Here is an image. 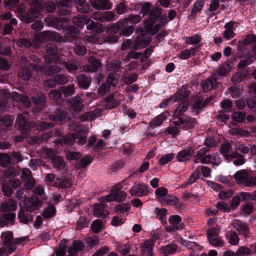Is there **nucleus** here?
<instances>
[{
	"instance_id": "obj_1",
	"label": "nucleus",
	"mask_w": 256,
	"mask_h": 256,
	"mask_svg": "<svg viewBox=\"0 0 256 256\" xmlns=\"http://www.w3.org/2000/svg\"><path fill=\"white\" fill-rule=\"evenodd\" d=\"M161 12V10L159 8H153L148 16V20L145 22L144 29L140 28L136 30L138 36L135 42L128 40L122 44V48L124 50L127 48L138 50L147 46L150 42V38L145 36L144 32L153 35L162 28V26L158 22Z\"/></svg>"
},
{
	"instance_id": "obj_2",
	"label": "nucleus",
	"mask_w": 256,
	"mask_h": 256,
	"mask_svg": "<svg viewBox=\"0 0 256 256\" xmlns=\"http://www.w3.org/2000/svg\"><path fill=\"white\" fill-rule=\"evenodd\" d=\"M35 196H32L26 204V209L30 212H33L40 208L47 199V196L44 190L40 186H36L34 189Z\"/></svg>"
},
{
	"instance_id": "obj_3",
	"label": "nucleus",
	"mask_w": 256,
	"mask_h": 256,
	"mask_svg": "<svg viewBox=\"0 0 256 256\" xmlns=\"http://www.w3.org/2000/svg\"><path fill=\"white\" fill-rule=\"evenodd\" d=\"M46 181L50 183V186L56 188H66L70 187L71 182L68 178L62 180L59 178H56L54 174H48L46 176Z\"/></svg>"
},
{
	"instance_id": "obj_4",
	"label": "nucleus",
	"mask_w": 256,
	"mask_h": 256,
	"mask_svg": "<svg viewBox=\"0 0 256 256\" xmlns=\"http://www.w3.org/2000/svg\"><path fill=\"white\" fill-rule=\"evenodd\" d=\"M220 230V226H216L210 229L207 232L208 239L209 243L214 246H222L224 245V241L218 236Z\"/></svg>"
},
{
	"instance_id": "obj_5",
	"label": "nucleus",
	"mask_w": 256,
	"mask_h": 256,
	"mask_svg": "<svg viewBox=\"0 0 256 256\" xmlns=\"http://www.w3.org/2000/svg\"><path fill=\"white\" fill-rule=\"evenodd\" d=\"M34 38L38 42H45L49 40L56 41L58 40L59 36L52 32L48 31L35 34Z\"/></svg>"
},
{
	"instance_id": "obj_6",
	"label": "nucleus",
	"mask_w": 256,
	"mask_h": 256,
	"mask_svg": "<svg viewBox=\"0 0 256 256\" xmlns=\"http://www.w3.org/2000/svg\"><path fill=\"white\" fill-rule=\"evenodd\" d=\"M148 186L143 184H134L130 190V193L132 196H146L149 192Z\"/></svg>"
},
{
	"instance_id": "obj_7",
	"label": "nucleus",
	"mask_w": 256,
	"mask_h": 256,
	"mask_svg": "<svg viewBox=\"0 0 256 256\" xmlns=\"http://www.w3.org/2000/svg\"><path fill=\"white\" fill-rule=\"evenodd\" d=\"M28 114L26 112L18 116L16 123L18 124L20 130L24 133H26L30 130V126L28 122Z\"/></svg>"
},
{
	"instance_id": "obj_8",
	"label": "nucleus",
	"mask_w": 256,
	"mask_h": 256,
	"mask_svg": "<svg viewBox=\"0 0 256 256\" xmlns=\"http://www.w3.org/2000/svg\"><path fill=\"white\" fill-rule=\"evenodd\" d=\"M189 94V92L188 90H180L176 92V94L171 97L170 98L160 103L159 106L161 108H165L168 102L173 100L174 102L178 100H183L186 98Z\"/></svg>"
},
{
	"instance_id": "obj_9",
	"label": "nucleus",
	"mask_w": 256,
	"mask_h": 256,
	"mask_svg": "<svg viewBox=\"0 0 256 256\" xmlns=\"http://www.w3.org/2000/svg\"><path fill=\"white\" fill-rule=\"evenodd\" d=\"M128 25V20H120L116 24H109L106 28L107 33L109 34L116 33L119 30H121Z\"/></svg>"
},
{
	"instance_id": "obj_10",
	"label": "nucleus",
	"mask_w": 256,
	"mask_h": 256,
	"mask_svg": "<svg viewBox=\"0 0 256 256\" xmlns=\"http://www.w3.org/2000/svg\"><path fill=\"white\" fill-rule=\"evenodd\" d=\"M24 206L25 210L22 209L21 207L20 208L18 218L20 222L28 224L32 222L33 217L32 215L28 213L30 212L26 210V205Z\"/></svg>"
},
{
	"instance_id": "obj_11",
	"label": "nucleus",
	"mask_w": 256,
	"mask_h": 256,
	"mask_svg": "<svg viewBox=\"0 0 256 256\" xmlns=\"http://www.w3.org/2000/svg\"><path fill=\"white\" fill-rule=\"evenodd\" d=\"M170 226L171 230H175L180 229H183L184 225L181 223L180 217L177 215L172 216L168 219Z\"/></svg>"
},
{
	"instance_id": "obj_12",
	"label": "nucleus",
	"mask_w": 256,
	"mask_h": 256,
	"mask_svg": "<svg viewBox=\"0 0 256 256\" xmlns=\"http://www.w3.org/2000/svg\"><path fill=\"white\" fill-rule=\"evenodd\" d=\"M220 152L223 156L226 158H236L238 156V152H233L232 146L228 143L224 144L222 145Z\"/></svg>"
},
{
	"instance_id": "obj_13",
	"label": "nucleus",
	"mask_w": 256,
	"mask_h": 256,
	"mask_svg": "<svg viewBox=\"0 0 256 256\" xmlns=\"http://www.w3.org/2000/svg\"><path fill=\"white\" fill-rule=\"evenodd\" d=\"M178 121L180 126H182L186 130L192 128L196 124L194 119L186 116L180 117V118L178 119Z\"/></svg>"
},
{
	"instance_id": "obj_14",
	"label": "nucleus",
	"mask_w": 256,
	"mask_h": 256,
	"mask_svg": "<svg viewBox=\"0 0 256 256\" xmlns=\"http://www.w3.org/2000/svg\"><path fill=\"white\" fill-rule=\"evenodd\" d=\"M17 202L14 200L9 199L2 202L0 204V210L2 212L9 211L14 212L17 209Z\"/></svg>"
},
{
	"instance_id": "obj_15",
	"label": "nucleus",
	"mask_w": 256,
	"mask_h": 256,
	"mask_svg": "<svg viewBox=\"0 0 256 256\" xmlns=\"http://www.w3.org/2000/svg\"><path fill=\"white\" fill-rule=\"evenodd\" d=\"M1 239L6 247L16 246L12 232H2L1 234Z\"/></svg>"
},
{
	"instance_id": "obj_16",
	"label": "nucleus",
	"mask_w": 256,
	"mask_h": 256,
	"mask_svg": "<svg viewBox=\"0 0 256 256\" xmlns=\"http://www.w3.org/2000/svg\"><path fill=\"white\" fill-rule=\"evenodd\" d=\"M100 204H94V214L96 217L105 218L109 216L108 211L104 210L105 207L104 204L100 202Z\"/></svg>"
},
{
	"instance_id": "obj_17",
	"label": "nucleus",
	"mask_w": 256,
	"mask_h": 256,
	"mask_svg": "<svg viewBox=\"0 0 256 256\" xmlns=\"http://www.w3.org/2000/svg\"><path fill=\"white\" fill-rule=\"evenodd\" d=\"M83 106L82 100L79 97H76V100L72 102L70 107V111L72 115H75L82 110Z\"/></svg>"
},
{
	"instance_id": "obj_18",
	"label": "nucleus",
	"mask_w": 256,
	"mask_h": 256,
	"mask_svg": "<svg viewBox=\"0 0 256 256\" xmlns=\"http://www.w3.org/2000/svg\"><path fill=\"white\" fill-rule=\"evenodd\" d=\"M248 172L245 170H240L236 172L234 175V180L238 184L243 186L246 182V178L248 176Z\"/></svg>"
},
{
	"instance_id": "obj_19",
	"label": "nucleus",
	"mask_w": 256,
	"mask_h": 256,
	"mask_svg": "<svg viewBox=\"0 0 256 256\" xmlns=\"http://www.w3.org/2000/svg\"><path fill=\"white\" fill-rule=\"evenodd\" d=\"M194 153V150L191 148H188L180 152L176 158L179 162H184L188 160Z\"/></svg>"
},
{
	"instance_id": "obj_20",
	"label": "nucleus",
	"mask_w": 256,
	"mask_h": 256,
	"mask_svg": "<svg viewBox=\"0 0 256 256\" xmlns=\"http://www.w3.org/2000/svg\"><path fill=\"white\" fill-rule=\"evenodd\" d=\"M92 6L98 10H109L112 4L108 0H95L92 2Z\"/></svg>"
},
{
	"instance_id": "obj_21",
	"label": "nucleus",
	"mask_w": 256,
	"mask_h": 256,
	"mask_svg": "<svg viewBox=\"0 0 256 256\" xmlns=\"http://www.w3.org/2000/svg\"><path fill=\"white\" fill-rule=\"evenodd\" d=\"M84 248L83 242L79 240H75L72 246L68 248V252L70 256H74L76 252H81Z\"/></svg>"
},
{
	"instance_id": "obj_22",
	"label": "nucleus",
	"mask_w": 256,
	"mask_h": 256,
	"mask_svg": "<svg viewBox=\"0 0 256 256\" xmlns=\"http://www.w3.org/2000/svg\"><path fill=\"white\" fill-rule=\"evenodd\" d=\"M188 102L186 100L183 101L176 108L174 113V118L178 119L180 117L184 116V114L188 110Z\"/></svg>"
},
{
	"instance_id": "obj_23",
	"label": "nucleus",
	"mask_w": 256,
	"mask_h": 256,
	"mask_svg": "<svg viewBox=\"0 0 256 256\" xmlns=\"http://www.w3.org/2000/svg\"><path fill=\"white\" fill-rule=\"evenodd\" d=\"M180 126L178 120L174 122L166 129L165 133L170 134L172 136H176L180 131Z\"/></svg>"
},
{
	"instance_id": "obj_24",
	"label": "nucleus",
	"mask_w": 256,
	"mask_h": 256,
	"mask_svg": "<svg viewBox=\"0 0 256 256\" xmlns=\"http://www.w3.org/2000/svg\"><path fill=\"white\" fill-rule=\"evenodd\" d=\"M117 95H110L106 100L104 108L111 109L117 106L119 104V100H118Z\"/></svg>"
},
{
	"instance_id": "obj_25",
	"label": "nucleus",
	"mask_w": 256,
	"mask_h": 256,
	"mask_svg": "<svg viewBox=\"0 0 256 256\" xmlns=\"http://www.w3.org/2000/svg\"><path fill=\"white\" fill-rule=\"evenodd\" d=\"M15 217L16 214L13 213L4 214L3 216L2 219L0 218V226L4 227L9 224L12 225Z\"/></svg>"
},
{
	"instance_id": "obj_26",
	"label": "nucleus",
	"mask_w": 256,
	"mask_h": 256,
	"mask_svg": "<svg viewBox=\"0 0 256 256\" xmlns=\"http://www.w3.org/2000/svg\"><path fill=\"white\" fill-rule=\"evenodd\" d=\"M101 112V110L98 108L95 110L94 111L88 112L82 116L80 119L82 122L94 120L100 115Z\"/></svg>"
},
{
	"instance_id": "obj_27",
	"label": "nucleus",
	"mask_w": 256,
	"mask_h": 256,
	"mask_svg": "<svg viewBox=\"0 0 256 256\" xmlns=\"http://www.w3.org/2000/svg\"><path fill=\"white\" fill-rule=\"evenodd\" d=\"M225 30L223 32L224 37L227 40L232 38L234 36V22H227L224 25Z\"/></svg>"
},
{
	"instance_id": "obj_28",
	"label": "nucleus",
	"mask_w": 256,
	"mask_h": 256,
	"mask_svg": "<svg viewBox=\"0 0 256 256\" xmlns=\"http://www.w3.org/2000/svg\"><path fill=\"white\" fill-rule=\"evenodd\" d=\"M12 98L14 101L22 102L26 108L30 106V102L28 98L22 95L21 94H19L17 92H14L12 93Z\"/></svg>"
},
{
	"instance_id": "obj_29",
	"label": "nucleus",
	"mask_w": 256,
	"mask_h": 256,
	"mask_svg": "<svg viewBox=\"0 0 256 256\" xmlns=\"http://www.w3.org/2000/svg\"><path fill=\"white\" fill-rule=\"evenodd\" d=\"M13 124V118L11 116H6L3 117L0 120V131L1 130H6Z\"/></svg>"
},
{
	"instance_id": "obj_30",
	"label": "nucleus",
	"mask_w": 256,
	"mask_h": 256,
	"mask_svg": "<svg viewBox=\"0 0 256 256\" xmlns=\"http://www.w3.org/2000/svg\"><path fill=\"white\" fill-rule=\"evenodd\" d=\"M73 22L76 25L82 27L85 24L89 22L90 20L85 14H80L74 18Z\"/></svg>"
},
{
	"instance_id": "obj_31",
	"label": "nucleus",
	"mask_w": 256,
	"mask_h": 256,
	"mask_svg": "<svg viewBox=\"0 0 256 256\" xmlns=\"http://www.w3.org/2000/svg\"><path fill=\"white\" fill-rule=\"evenodd\" d=\"M87 132L81 128H78L75 132L76 139H78V143L79 144L83 145L86 144V138Z\"/></svg>"
},
{
	"instance_id": "obj_32",
	"label": "nucleus",
	"mask_w": 256,
	"mask_h": 256,
	"mask_svg": "<svg viewBox=\"0 0 256 256\" xmlns=\"http://www.w3.org/2000/svg\"><path fill=\"white\" fill-rule=\"evenodd\" d=\"M89 62L91 64L92 67L89 68V66H85L84 70L88 72H95L97 68L100 66V62L94 56H91L88 59Z\"/></svg>"
},
{
	"instance_id": "obj_33",
	"label": "nucleus",
	"mask_w": 256,
	"mask_h": 256,
	"mask_svg": "<svg viewBox=\"0 0 256 256\" xmlns=\"http://www.w3.org/2000/svg\"><path fill=\"white\" fill-rule=\"evenodd\" d=\"M155 194L156 198L161 203H163V201L168 196V190L164 187H160L155 190Z\"/></svg>"
},
{
	"instance_id": "obj_34",
	"label": "nucleus",
	"mask_w": 256,
	"mask_h": 256,
	"mask_svg": "<svg viewBox=\"0 0 256 256\" xmlns=\"http://www.w3.org/2000/svg\"><path fill=\"white\" fill-rule=\"evenodd\" d=\"M52 162L53 167L56 168L58 170H62L65 167V162L60 156H54L52 158Z\"/></svg>"
},
{
	"instance_id": "obj_35",
	"label": "nucleus",
	"mask_w": 256,
	"mask_h": 256,
	"mask_svg": "<svg viewBox=\"0 0 256 256\" xmlns=\"http://www.w3.org/2000/svg\"><path fill=\"white\" fill-rule=\"evenodd\" d=\"M216 80L214 78H208L206 80H204L202 82V86L204 90L208 92L216 86Z\"/></svg>"
},
{
	"instance_id": "obj_36",
	"label": "nucleus",
	"mask_w": 256,
	"mask_h": 256,
	"mask_svg": "<svg viewBox=\"0 0 256 256\" xmlns=\"http://www.w3.org/2000/svg\"><path fill=\"white\" fill-rule=\"evenodd\" d=\"M167 118L166 113H162L154 118L150 122L151 126L153 128L160 126L163 122Z\"/></svg>"
},
{
	"instance_id": "obj_37",
	"label": "nucleus",
	"mask_w": 256,
	"mask_h": 256,
	"mask_svg": "<svg viewBox=\"0 0 256 256\" xmlns=\"http://www.w3.org/2000/svg\"><path fill=\"white\" fill-rule=\"evenodd\" d=\"M163 203H165L168 205L175 206L176 207H181L182 205L180 203V200L176 196H171L168 195Z\"/></svg>"
},
{
	"instance_id": "obj_38",
	"label": "nucleus",
	"mask_w": 256,
	"mask_h": 256,
	"mask_svg": "<svg viewBox=\"0 0 256 256\" xmlns=\"http://www.w3.org/2000/svg\"><path fill=\"white\" fill-rule=\"evenodd\" d=\"M232 64L230 62L224 63L218 70V74L224 76L232 70Z\"/></svg>"
},
{
	"instance_id": "obj_39",
	"label": "nucleus",
	"mask_w": 256,
	"mask_h": 256,
	"mask_svg": "<svg viewBox=\"0 0 256 256\" xmlns=\"http://www.w3.org/2000/svg\"><path fill=\"white\" fill-rule=\"evenodd\" d=\"M77 80L80 86L84 89L87 88L90 83V79L83 74L78 76Z\"/></svg>"
},
{
	"instance_id": "obj_40",
	"label": "nucleus",
	"mask_w": 256,
	"mask_h": 256,
	"mask_svg": "<svg viewBox=\"0 0 256 256\" xmlns=\"http://www.w3.org/2000/svg\"><path fill=\"white\" fill-rule=\"evenodd\" d=\"M254 210V205L252 202H248L242 204L240 206V211L242 214H250Z\"/></svg>"
},
{
	"instance_id": "obj_41",
	"label": "nucleus",
	"mask_w": 256,
	"mask_h": 256,
	"mask_svg": "<svg viewBox=\"0 0 256 256\" xmlns=\"http://www.w3.org/2000/svg\"><path fill=\"white\" fill-rule=\"evenodd\" d=\"M204 106V103L202 100L198 99L192 104V112L195 114H196L202 110Z\"/></svg>"
},
{
	"instance_id": "obj_42",
	"label": "nucleus",
	"mask_w": 256,
	"mask_h": 256,
	"mask_svg": "<svg viewBox=\"0 0 256 256\" xmlns=\"http://www.w3.org/2000/svg\"><path fill=\"white\" fill-rule=\"evenodd\" d=\"M177 250V246L174 244H170L162 246L160 251L164 254H170L175 252Z\"/></svg>"
},
{
	"instance_id": "obj_43",
	"label": "nucleus",
	"mask_w": 256,
	"mask_h": 256,
	"mask_svg": "<svg viewBox=\"0 0 256 256\" xmlns=\"http://www.w3.org/2000/svg\"><path fill=\"white\" fill-rule=\"evenodd\" d=\"M46 52L48 56L46 57V60L48 62V59L52 60L55 59V56L57 54V49L54 45H51L46 49Z\"/></svg>"
},
{
	"instance_id": "obj_44",
	"label": "nucleus",
	"mask_w": 256,
	"mask_h": 256,
	"mask_svg": "<svg viewBox=\"0 0 256 256\" xmlns=\"http://www.w3.org/2000/svg\"><path fill=\"white\" fill-rule=\"evenodd\" d=\"M116 193V188H112L110 190V194L106 196L102 197L100 198V202H109L116 200L115 195Z\"/></svg>"
},
{
	"instance_id": "obj_45",
	"label": "nucleus",
	"mask_w": 256,
	"mask_h": 256,
	"mask_svg": "<svg viewBox=\"0 0 256 256\" xmlns=\"http://www.w3.org/2000/svg\"><path fill=\"white\" fill-rule=\"evenodd\" d=\"M10 96V94L5 90H0V109L6 106V99Z\"/></svg>"
},
{
	"instance_id": "obj_46",
	"label": "nucleus",
	"mask_w": 256,
	"mask_h": 256,
	"mask_svg": "<svg viewBox=\"0 0 256 256\" xmlns=\"http://www.w3.org/2000/svg\"><path fill=\"white\" fill-rule=\"evenodd\" d=\"M154 212L162 222L165 221L166 220V214H167V210L166 208H156L154 210Z\"/></svg>"
},
{
	"instance_id": "obj_47",
	"label": "nucleus",
	"mask_w": 256,
	"mask_h": 256,
	"mask_svg": "<svg viewBox=\"0 0 256 256\" xmlns=\"http://www.w3.org/2000/svg\"><path fill=\"white\" fill-rule=\"evenodd\" d=\"M195 52L196 50L194 48L186 49L180 53V58L182 60H186L190 57L194 55Z\"/></svg>"
},
{
	"instance_id": "obj_48",
	"label": "nucleus",
	"mask_w": 256,
	"mask_h": 256,
	"mask_svg": "<svg viewBox=\"0 0 256 256\" xmlns=\"http://www.w3.org/2000/svg\"><path fill=\"white\" fill-rule=\"evenodd\" d=\"M56 212V208L54 206H48L44 210L43 216L46 218H52L55 215Z\"/></svg>"
},
{
	"instance_id": "obj_49",
	"label": "nucleus",
	"mask_w": 256,
	"mask_h": 256,
	"mask_svg": "<svg viewBox=\"0 0 256 256\" xmlns=\"http://www.w3.org/2000/svg\"><path fill=\"white\" fill-rule=\"evenodd\" d=\"M200 36L198 34H195L192 36L186 38L185 42L188 44H196L200 40Z\"/></svg>"
},
{
	"instance_id": "obj_50",
	"label": "nucleus",
	"mask_w": 256,
	"mask_h": 256,
	"mask_svg": "<svg viewBox=\"0 0 256 256\" xmlns=\"http://www.w3.org/2000/svg\"><path fill=\"white\" fill-rule=\"evenodd\" d=\"M216 206L218 211L220 210L224 212H231L229 206L224 202H217Z\"/></svg>"
},
{
	"instance_id": "obj_51",
	"label": "nucleus",
	"mask_w": 256,
	"mask_h": 256,
	"mask_svg": "<svg viewBox=\"0 0 256 256\" xmlns=\"http://www.w3.org/2000/svg\"><path fill=\"white\" fill-rule=\"evenodd\" d=\"M118 75L116 74H110L108 76L106 82L108 86H114L118 82Z\"/></svg>"
},
{
	"instance_id": "obj_52",
	"label": "nucleus",
	"mask_w": 256,
	"mask_h": 256,
	"mask_svg": "<svg viewBox=\"0 0 256 256\" xmlns=\"http://www.w3.org/2000/svg\"><path fill=\"white\" fill-rule=\"evenodd\" d=\"M103 224L99 220H95L92 224L91 229L94 232H99L102 228Z\"/></svg>"
},
{
	"instance_id": "obj_53",
	"label": "nucleus",
	"mask_w": 256,
	"mask_h": 256,
	"mask_svg": "<svg viewBox=\"0 0 256 256\" xmlns=\"http://www.w3.org/2000/svg\"><path fill=\"white\" fill-rule=\"evenodd\" d=\"M240 202V196H234L231 200L229 206L232 211H234L237 208Z\"/></svg>"
},
{
	"instance_id": "obj_54",
	"label": "nucleus",
	"mask_w": 256,
	"mask_h": 256,
	"mask_svg": "<svg viewBox=\"0 0 256 256\" xmlns=\"http://www.w3.org/2000/svg\"><path fill=\"white\" fill-rule=\"evenodd\" d=\"M18 76L24 80H28L31 76V73L27 68L20 69L18 72Z\"/></svg>"
},
{
	"instance_id": "obj_55",
	"label": "nucleus",
	"mask_w": 256,
	"mask_h": 256,
	"mask_svg": "<svg viewBox=\"0 0 256 256\" xmlns=\"http://www.w3.org/2000/svg\"><path fill=\"white\" fill-rule=\"evenodd\" d=\"M86 242L90 246L97 245L100 242V239L98 236L94 235L90 237H87L86 238Z\"/></svg>"
},
{
	"instance_id": "obj_56",
	"label": "nucleus",
	"mask_w": 256,
	"mask_h": 256,
	"mask_svg": "<svg viewBox=\"0 0 256 256\" xmlns=\"http://www.w3.org/2000/svg\"><path fill=\"white\" fill-rule=\"evenodd\" d=\"M174 154L172 153L166 154L163 156L159 160L160 165H164L171 161L174 158Z\"/></svg>"
},
{
	"instance_id": "obj_57",
	"label": "nucleus",
	"mask_w": 256,
	"mask_h": 256,
	"mask_svg": "<svg viewBox=\"0 0 256 256\" xmlns=\"http://www.w3.org/2000/svg\"><path fill=\"white\" fill-rule=\"evenodd\" d=\"M228 242L233 246H236L239 242V238L235 232H232L228 236Z\"/></svg>"
},
{
	"instance_id": "obj_58",
	"label": "nucleus",
	"mask_w": 256,
	"mask_h": 256,
	"mask_svg": "<svg viewBox=\"0 0 256 256\" xmlns=\"http://www.w3.org/2000/svg\"><path fill=\"white\" fill-rule=\"evenodd\" d=\"M232 118L234 121L242 122L245 119V115L242 112H236L232 113Z\"/></svg>"
},
{
	"instance_id": "obj_59",
	"label": "nucleus",
	"mask_w": 256,
	"mask_h": 256,
	"mask_svg": "<svg viewBox=\"0 0 256 256\" xmlns=\"http://www.w3.org/2000/svg\"><path fill=\"white\" fill-rule=\"evenodd\" d=\"M235 149L240 151L242 154H247L250 151V148L243 144L236 142L235 144Z\"/></svg>"
},
{
	"instance_id": "obj_60",
	"label": "nucleus",
	"mask_w": 256,
	"mask_h": 256,
	"mask_svg": "<svg viewBox=\"0 0 256 256\" xmlns=\"http://www.w3.org/2000/svg\"><path fill=\"white\" fill-rule=\"evenodd\" d=\"M76 139L75 134H68L64 138L62 142L68 146L72 145Z\"/></svg>"
},
{
	"instance_id": "obj_61",
	"label": "nucleus",
	"mask_w": 256,
	"mask_h": 256,
	"mask_svg": "<svg viewBox=\"0 0 256 256\" xmlns=\"http://www.w3.org/2000/svg\"><path fill=\"white\" fill-rule=\"evenodd\" d=\"M142 19V17L140 15H134L131 14L127 18L124 19L126 20H128V24L129 23L132 24H136L138 23Z\"/></svg>"
},
{
	"instance_id": "obj_62",
	"label": "nucleus",
	"mask_w": 256,
	"mask_h": 256,
	"mask_svg": "<svg viewBox=\"0 0 256 256\" xmlns=\"http://www.w3.org/2000/svg\"><path fill=\"white\" fill-rule=\"evenodd\" d=\"M233 194L232 190H223L220 191L218 194V197L221 200H224L230 198Z\"/></svg>"
},
{
	"instance_id": "obj_63",
	"label": "nucleus",
	"mask_w": 256,
	"mask_h": 256,
	"mask_svg": "<svg viewBox=\"0 0 256 256\" xmlns=\"http://www.w3.org/2000/svg\"><path fill=\"white\" fill-rule=\"evenodd\" d=\"M248 72L244 70L242 72L237 73L234 76L232 77V80L235 82H239L242 80L247 75Z\"/></svg>"
},
{
	"instance_id": "obj_64",
	"label": "nucleus",
	"mask_w": 256,
	"mask_h": 256,
	"mask_svg": "<svg viewBox=\"0 0 256 256\" xmlns=\"http://www.w3.org/2000/svg\"><path fill=\"white\" fill-rule=\"evenodd\" d=\"M2 248H0V256H8L16 249V246Z\"/></svg>"
}]
</instances>
